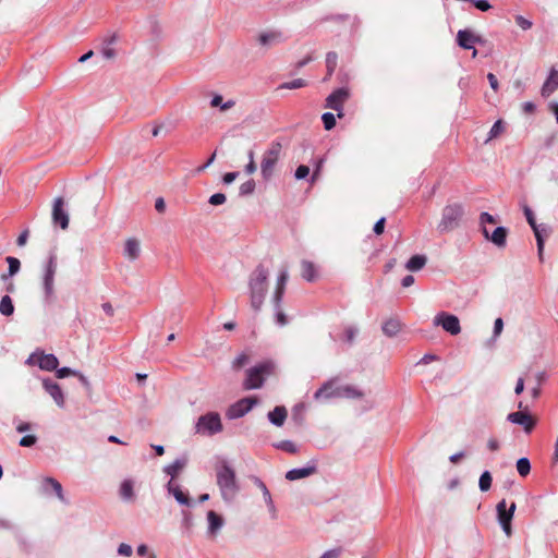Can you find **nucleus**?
<instances>
[{
  "instance_id": "f257e3e1",
  "label": "nucleus",
  "mask_w": 558,
  "mask_h": 558,
  "mask_svg": "<svg viewBox=\"0 0 558 558\" xmlns=\"http://www.w3.org/2000/svg\"><path fill=\"white\" fill-rule=\"evenodd\" d=\"M364 392L353 385L338 386L337 379L331 378L325 381L322 387L314 393L316 401H327L330 399H362Z\"/></svg>"
},
{
  "instance_id": "f03ea898",
  "label": "nucleus",
  "mask_w": 558,
  "mask_h": 558,
  "mask_svg": "<svg viewBox=\"0 0 558 558\" xmlns=\"http://www.w3.org/2000/svg\"><path fill=\"white\" fill-rule=\"evenodd\" d=\"M268 277L269 271L263 265H258L250 275V301L251 306L255 312L260 311L263 306L266 293L268 291Z\"/></svg>"
},
{
  "instance_id": "7ed1b4c3",
  "label": "nucleus",
  "mask_w": 558,
  "mask_h": 558,
  "mask_svg": "<svg viewBox=\"0 0 558 558\" xmlns=\"http://www.w3.org/2000/svg\"><path fill=\"white\" fill-rule=\"evenodd\" d=\"M216 481L222 499L227 502L232 501L238 495L240 486L235 472L228 462L222 461L216 468Z\"/></svg>"
},
{
  "instance_id": "20e7f679",
  "label": "nucleus",
  "mask_w": 558,
  "mask_h": 558,
  "mask_svg": "<svg viewBox=\"0 0 558 558\" xmlns=\"http://www.w3.org/2000/svg\"><path fill=\"white\" fill-rule=\"evenodd\" d=\"M282 153V144L279 141H272L264 151L260 161V174L265 181L272 178L275 167L279 161Z\"/></svg>"
},
{
  "instance_id": "39448f33",
  "label": "nucleus",
  "mask_w": 558,
  "mask_h": 558,
  "mask_svg": "<svg viewBox=\"0 0 558 558\" xmlns=\"http://www.w3.org/2000/svg\"><path fill=\"white\" fill-rule=\"evenodd\" d=\"M57 255L50 253L48 259L43 265L41 283L46 302H51L54 298V276L57 274Z\"/></svg>"
},
{
  "instance_id": "423d86ee",
  "label": "nucleus",
  "mask_w": 558,
  "mask_h": 558,
  "mask_svg": "<svg viewBox=\"0 0 558 558\" xmlns=\"http://www.w3.org/2000/svg\"><path fill=\"white\" fill-rule=\"evenodd\" d=\"M463 214L464 209L461 204L454 203L445 206L438 223V230L445 233L458 228Z\"/></svg>"
},
{
  "instance_id": "0eeeda50",
  "label": "nucleus",
  "mask_w": 558,
  "mask_h": 558,
  "mask_svg": "<svg viewBox=\"0 0 558 558\" xmlns=\"http://www.w3.org/2000/svg\"><path fill=\"white\" fill-rule=\"evenodd\" d=\"M271 362H263L246 371V378L243 381V387L246 390L258 389L264 385L266 376L272 371Z\"/></svg>"
},
{
  "instance_id": "6e6552de",
  "label": "nucleus",
  "mask_w": 558,
  "mask_h": 558,
  "mask_svg": "<svg viewBox=\"0 0 558 558\" xmlns=\"http://www.w3.org/2000/svg\"><path fill=\"white\" fill-rule=\"evenodd\" d=\"M223 425L218 412L201 415L195 423V433L203 436H214L221 433Z\"/></svg>"
},
{
  "instance_id": "1a4fd4ad",
  "label": "nucleus",
  "mask_w": 558,
  "mask_h": 558,
  "mask_svg": "<svg viewBox=\"0 0 558 558\" xmlns=\"http://www.w3.org/2000/svg\"><path fill=\"white\" fill-rule=\"evenodd\" d=\"M289 279V272L287 269H282L279 272L277 278L276 289L272 295V304L276 312L277 323L280 326H284L287 324V317L284 313L281 311V302L286 290V284Z\"/></svg>"
},
{
  "instance_id": "9d476101",
  "label": "nucleus",
  "mask_w": 558,
  "mask_h": 558,
  "mask_svg": "<svg viewBox=\"0 0 558 558\" xmlns=\"http://www.w3.org/2000/svg\"><path fill=\"white\" fill-rule=\"evenodd\" d=\"M435 326H440L445 331L452 336L460 333L461 326L459 318L447 312H439L433 319Z\"/></svg>"
},
{
  "instance_id": "9b49d317",
  "label": "nucleus",
  "mask_w": 558,
  "mask_h": 558,
  "mask_svg": "<svg viewBox=\"0 0 558 558\" xmlns=\"http://www.w3.org/2000/svg\"><path fill=\"white\" fill-rule=\"evenodd\" d=\"M256 403L254 398H243L235 403L231 404L227 410V417L229 420H235L247 414Z\"/></svg>"
},
{
  "instance_id": "f8f14e48",
  "label": "nucleus",
  "mask_w": 558,
  "mask_h": 558,
  "mask_svg": "<svg viewBox=\"0 0 558 558\" xmlns=\"http://www.w3.org/2000/svg\"><path fill=\"white\" fill-rule=\"evenodd\" d=\"M349 98V90L345 88H338L332 92L326 99V107L338 112V117H342V109L344 101Z\"/></svg>"
},
{
  "instance_id": "ddd939ff",
  "label": "nucleus",
  "mask_w": 558,
  "mask_h": 558,
  "mask_svg": "<svg viewBox=\"0 0 558 558\" xmlns=\"http://www.w3.org/2000/svg\"><path fill=\"white\" fill-rule=\"evenodd\" d=\"M52 220L63 230L69 227V214L64 209V199L62 197H57L53 202Z\"/></svg>"
},
{
  "instance_id": "4468645a",
  "label": "nucleus",
  "mask_w": 558,
  "mask_h": 558,
  "mask_svg": "<svg viewBox=\"0 0 558 558\" xmlns=\"http://www.w3.org/2000/svg\"><path fill=\"white\" fill-rule=\"evenodd\" d=\"M507 421L512 424L521 425L525 433L530 434L535 426V421L532 416L524 411H518L509 413L507 416Z\"/></svg>"
},
{
  "instance_id": "2eb2a0df",
  "label": "nucleus",
  "mask_w": 558,
  "mask_h": 558,
  "mask_svg": "<svg viewBox=\"0 0 558 558\" xmlns=\"http://www.w3.org/2000/svg\"><path fill=\"white\" fill-rule=\"evenodd\" d=\"M482 232L484 238L494 243L497 247L506 246L508 230L505 227H497L492 233H489L486 227H482Z\"/></svg>"
},
{
  "instance_id": "dca6fc26",
  "label": "nucleus",
  "mask_w": 558,
  "mask_h": 558,
  "mask_svg": "<svg viewBox=\"0 0 558 558\" xmlns=\"http://www.w3.org/2000/svg\"><path fill=\"white\" fill-rule=\"evenodd\" d=\"M41 492L45 495H50L53 492L60 501L64 504L68 502L63 494L62 485L53 477H45L41 481Z\"/></svg>"
},
{
  "instance_id": "f3484780",
  "label": "nucleus",
  "mask_w": 558,
  "mask_h": 558,
  "mask_svg": "<svg viewBox=\"0 0 558 558\" xmlns=\"http://www.w3.org/2000/svg\"><path fill=\"white\" fill-rule=\"evenodd\" d=\"M43 387L46 390V392H48L49 396L53 399V401L59 408L64 407V395L58 383L51 379H44Z\"/></svg>"
},
{
  "instance_id": "a211bd4d",
  "label": "nucleus",
  "mask_w": 558,
  "mask_h": 558,
  "mask_svg": "<svg viewBox=\"0 0 558 558\" xmlns=\"http://www.w3.org/2000/svg\"><path fill=\"white\" fill-rule=\"evenodd\" d=\"M533 232L536 239L537 254L539 260L543 262L545 239L550 235L551 228L545 223H541L536 225V230H533Z\"/></svg>"
},
{
  "instance_id": "6ab92c4d",
  "label": "nucleus",
  "mask_w": 558,
  "mask_h": 558,
  "mask_svg": "<svg viewBox=\"0 0 558 558\" xmlns=\"http://www.w3.org/2000/svg\"><path fill=\"white\" fill-rule=\"evenodd\" d=\"M35 357H37L38 366L44 371H49V372L54 371V369H57V367L59 365V361H58L57 356L53 354H44V353H40L39 355L33 354L28 359V362L33 363V360Z\"/></svg>"
},
{
  "instance_id": "aec40b11",
  "label": "nucleus",
  "mask_w": 558,
  "mask_h": 558,
  "mask_svg": "<svg viewBox=\"0 0 558 558\" xmlns=\"http://www.w3.org/2000/svg\"><path fill=\"white\" fill-rule=\"evenodd\" d=\"M316 471H317L316 464L311 463L303 468H295V469L289 470L286 473V478L288 481H298V480L305 478V477L313 475L314 473H316Z\"/></svg>"
},
{
  "instance_id": "412c9836",
  "label": "nucleus",
  "mask_w": 558,
  "mask_h": 558,
  "mask_svg": "<svg viewBox=\"0 0 558 558\" xmlns=\"http://www.w3.org/2000/svg\"><path fill=\"white\" fill-rule=\"evenodd\" d=\"M167 490L169 494H171L174 499L177 500L178 504L182 505V506H186V507H191L193 504H192V500L191 498L187 496V494H185L181 487L175 484L172 480H170L167 484Z\"/></svg>"
},
{
  "instance_id": "4be33fe9",
  "label": "nucleus",
  "mask_w": 558,
  "mask_h": 558,
  "mask_svg": "<svg viewBox=\"0 0 558 558\" xmlns=\"http://www.w3.org/2000/svg\"><path fill=\"white\" fill-rule=\"evenodd\" d=\"M497 518L499 523H508L513 519V514L515 511V504L512 502L509 508H507V502L505 499L499 501L496 507Z\"/></svg>"
},
{
  "instance_id": "5701e85b",
  "label": "nucleus",
  "mask_w": 558,
  "mask_h": 558,
  "mask_svg": "<svg viewBox=\"0 0 558 558\" xmlns=\"http://www.w3.org/2000/svg\"><path fill=\"white\" fill-rule=\"evenodd\" d=\"M457 41L463 49H474V44L480 43V37L469 29H461L457 34Z\"/></svg>"
},
{
  "instance_id": "b1692460",
  "label": "nucleus",
  "mask_w": 558,
  "mask_h": 558,
  "mask_svg": "<svg viewBox=\"0 0 558 558\" xmlns=\"http://www.w3.org/2000/svg\"><path fill=\"white\" fill-rule=\"evenodd\" d=\"M558 88V71L550 69L549 74L542 86L541 94L543 97H549Z\"/></svg>"
},
{
  "instance_id": "393cba45",
  "label": "nucleus",
  "mask_w": 558,
  "mask_h": 558,
  "mask_svg": "<svg viewBox=\"0 0 558 558\" xmlns=\"http://www.w3.org/2000/svg\"><path fill=\"white\" fill-rule=\"evenodd\" d=\"M123 254L129 260H136L141 254V243L135 238H129L125 241Z\"/></svg>"
},
{
  "instance_id": "a878e982",
  "label": "nucleus",
  "mask_w": 558,
  "mask_h": 558,
  "mask_svg": "<svg viewBox=\"0 0 558 558\" xmlns=\"http://www.w3.org/2000/svg\"><path fill=\"white\" fill-rule=\"evenodd\" d=\"M119 496L124 502H133L135 500L133 480L125 478L121 482L119 487Z\"/></svg>"
},
{
  "instance_id": "bb28decb",
  "label": "nucleus",
  "mask_w": 558,
  "mask_h": 558,
  "mask_svg": "<svg viewBox=\"0 0 558 558\" xmlns=\"http://www.w3.org/2000/svg\"><path fill=\"white\" fill-rule=\"evenodd\" d=\"M187 464V459L185 457L175 459L172 463L166 465L163 468V472L171 476V480L179 475V473L185 468Z\"/></svg>"
},
{
  "instance_id": "cd10ccee",
  "label": "nucleus",
  "mask_w": 558,
  "mask_h": 558,
  "mask_svg": "<svg viewBox=\"0 0 558 558\" xmlns=\"http://www.w3.org/2000/svg\"><path fill=\"white\" fill-rule=\"evenodd\" d=\"M402 328V324L400 322V319L396 318V317H391L389 319H387L384 324H383V332L387 336V337H395L396 335L399 333V331L401 330Z\"/></svg>"
},
{
  "instance_id": "c85d7f7f",
  "label": "nucleus",
  "mask_w": 558,
  "mask_h": 558,
  "mask_svg": "<svg viewBox=\"0 0 558 558\" xmlns=\"http://www.w3.org/2000/svg\"><path fill=\"white\" fill-rule=\"evenodd\" d=\"M287 409L284 407H276L272 411L268 413V420L275 426H282L287 418Z\"/></svg>"
},
{
  "instance_id": "c756f323",
  "label": "nucleus",
  "mask_w": 558,
  "mask_h": 558,
  "mask_svg": "<svg viewBox=\"0 0 558 558\" xmlns=\"http://www.w3.org/2000/svg\"><path fill=\"white\" fill-rule=\"evenodd\" d=\"M207 521L210 534H216L223 525V519L213 510L208 511Z\"/></svg>"
},
{
  "instance_id": "7c9ffc66",
  "label": "nucleus",
  "mask_w": 558,
  "mask_h": 558,
  "mask_svg": "<svg viewBox=\"0 0 558 558\" xmlns=\"http://www.w3.org/2000/svg\"><path fill=\"white\" fill-rule=\"evenodd\" d=\"M301 276L308 282L315 281L317 274L316 268L312 262L302 260L301 262Z\"/></svg>"
},
{
  "instance_id": "2f4dec72",
  "label": "nucleus",
  "mask_w": 558,
  "mask_h": 558,
  "mask_svg": "<svg viewBox=\"0 0 558 558\" xmlns=\"http://www.w3.org/2000/svg\"><path fill=\"white\" fill-rule=\"evenodd\" d=\"M427 258L425 255H413L405 264V268L410 271H418L426 265Z\"/></svg>"
},
{
  "instance_id": "473e14b6",
  "label": "nucleus",
  "mask_w": 558,
  "mask_h": 558,
  "mask_svg": "<svg viewBox=\"0 0 558 558\" xmlns=\"http://www.w3.org/2000/svg\"><path fill=\"white\" fill-rule=\"evenodd\" d=\"M280 40H281V34L278 32L262 33L258 36V43L262 46H271L274 44L279 43Z\"/></svg>"
},
{
  "instance_id": "72a5a7b5",
  "label": "nucleus",
  "mask_w": 558,
  "mask_h": 558,
  "mask_svg": "<svg viewBox=\"0 0 558 558\" xmlns=\"http://www.w3.org/2000/svg\"><path fill=\"white\" fill-rule=\"evenodd\" d=\"M14 313V304L9 295H3L0 300V314L11 316Z\"/></svg>"
},
{
  "instance_id": "f704fd0d",
  "label": "nucleus",
  "mask_w": 558,
  "mask_h": 558,
  "mask_svg": "<svg viewBox=\"0 0 558 558\" xmlns=\"http://www.w3.org/2000/svg\"><path fill=\"white\" fill-rule=\"evenodd\" d=\"M7 263L9 265L8 275H2V279L5 280L8 277H13L20 271L21 263L16 257L8 256Z\"/></svg>"
},
{
  "instance_id": "c9c22d12",
  "label": "nucleus",
  "mask_w": 558,
  "mask_h": 558,
  "mask_svg": "<svg viewBox=\"0 0 558 558\" xmlns=\"http://www.w3.org/2000/svg\"><path fill=\"white\" fill-rule=\"evenodd\" d=\"M234 105H235V101L232 99L223 102L221 95H215L210 101L211 107H219L221 111H227V110L231 109L232 107H234Z\"/></svg>"
},
{
  "instance_id": "e433bc0d",
  "label": "nucleus",
  "mask_w": 558,
  "mask_h": 558,
  "mask_svg": "<svg viewBox=\"0 0 558 558\" xmlns=\"http://www.w3.org/2000/svg\"><path fill=\"white\" fill-rule=\"evenodd\" d=\"M492 482H493V478H492V474L489 473V471H484L481 474L480 481H478V487H480L481 492L489 490L492 487Z\"/></svg>"
},
{
  "instance_id": "4c0bfd02",
  "label": "nucleus",
  "mask_w": 558,
  "mask_h": 558,
  "mask_svg": "<svg viewBox=\"0 0 558 558\" xmlns=\"http://www.w3.org/2000/svg\"><path fill=\"white\" fill-rule=\"evenodd\" d=\"M504 131H505V124H504L502 120H497L493 124V126H492V129H490V131L488 133V137L486 140V143L492 141L493 138H496L497 136H499L501 133H504Z\"/></svg>"
},
{
  "instance_id": "58836bf2",
  "label": "nucleus",
  "mask_w": 558,
  "mask_h": 558,
  "mask_svg": "<svg viewBox=\"0 0 558 558\" xmlns=\"http://www.w3.org/2000/svg\"><path fill=\"white\" fill-rule=\"evenodd\" d=\"M517 470L521 476H526L531 471V463L527 458H520L517 461Z\"/></svg>"
},
{
  "instance_id": "ea45409f",
  "label": "nucleus",
  "mask_w": 558,
  "mask_h": 558,
  "mask_svg": "<svg viewBox=\"0 0 558 558\" xmlns=\"http://www.w3.org/2000/svg\"><path fill=\"white\" fill-rule=\"evenodd\" d=\"M337 61H338V56L336 52L333 51H330L327 53L326 56V68H327V72H328V75H332L336 66H337Z\"/></svg>"
},
{
  "instance_id": "a19ab883",
  "label": "nucleus",
  "mask_w": 558,
  "mask_h": 558,
  "mask_svg": "<svg viewBox=\"0 0 558 558\" xmlns=\"http://www.w3.org/2000/svg\"><path fill=\"white\" fill-rule=\"evenodd\" d=\"M275 448L287 451L289 453H296L298 447L291 440H282L274 445Z\"/></svg>"
},
{
  "instance_id": "79ce46f5",
  "label": "nucleus",
  "mask_w": 558,
  "mask_h": 558,
  "mask_svg": "<svg viewBox=\"0 0 558 558\" xmlns=\"http://www.w3.org/2000/svg\"><path fill=\"white\" fill-rule=\"evenodd\" d=\"M306 86V81L303 80V78H295V80H292L290 82H284L282 83L279 88L280 89H298V88H302Z\"/></svg>"
},
{
  "instance_id": "37998d69",
  "label": "nucleus",
  "mask_w": 558,
  "mask_h": 558,
  "mask_svg": "<svg viewBox=\"0 0 558 558\" xmlns=\"http://www.w3.org/2000/svg\"><path fill=\"white\" fill-rule=\"evenodd\" d=\"M522 210L532 230H536L537 223L533 210L526 204L522 205Z\"/></svg>"
},
{
  "instance_id": "c03bdc74",
  "label": "nucleus",
  "mask_w": 558,
  "mask_h": 558,
  "mask_svg": "<svg viewBox=\"0 0 558 558\" xmlns=\"http://www.w3.org/2000/svg\"><path fill=\"white\" fill-rule=\"evenodd\" d=\"M255 191V182L254 180H248L242 183L239 187V193L241 196L251 195Z\"/></svg>"
},
{
  "instance_id": "a18cd8bd",
  "label": "nucleus",
  "mask_w": 558,
  "mask_h": 558,
  "mask_svg": "<svg viewBox=\"0 0 558 558\" xmlns=\"http://www.w3.org/2000/svg\"><path fill=\"white\" fill-rule=\"evenodd\" d=\"M322 120L326 130H331L336 125L335 114L331 112H325L322 116Z\"/></svg>"
},
{
  "instance_id": "49530a36",
  "label": "nucleus",
  "mask_w": 558,
  "mask_h": 558,
  "mask_svg": "<svg viewBox=\"0 0 558 558\" xmlns=\"http://www.w3.org/2000/svg\"><path fill=\"white\" fill-rule=\"evenodd\" d=\"M254 484L260 489L264 501L272 498L269 489L260 478L254 477Z\"/></svg>"
},
{
  "instance_id": "de8ad7c7",
  "label": "nucleus",
  "mask_w": 558,
  "mask_h": 558,
  "mask_svg": "<svg viewBox=\"0 0 558 558\" xmlns=\"http://www.w3.org/2000/svg\"><path fill=\"white\" fill-rule=\"evenodd\" d=\"M357 328L353 326H349L344 330V340L348 343H352L357 335Z\"/></svg>"
},
{
  "instance_id": "09e8293b",
  "label": "nucleus",
  "mask_w": 558,
  "mask_h": 558,
  "mask_svg": "<svg viewBox=\"0 0 558 558\" xmlns=\"http://www.w3.org/2000/svg\"><path fill=\"white\" fill-rule=\"evenodd\" d=\"M226 195L223 193H216L209 197V204L214 206L222 205L226 202Z\"/></svg>"
},
{
  "instance_id": "8fccbe9b",
  "label": "nucleus",
  "mask_w": 558,
  "mask_h": 558,
  "mask_svg": "<svg viewBox=\"0 0 558 558\" xmlns=\"http://www.w3.org/2000/svg\"><path fill=\"white\" fill-rule=\"evenodd\" d=\"M37 442V437L35 435H26L20 439V446L22 447H33Z\"/></svg>"
},
{
  "instance_id": "3c124183",
  "label": "nucleus",
  "mask_w": 558,
  "mask_h": 558,
  "mask_svg": "<svg viewBox=\"0 0 558 558\" xmlns=\"http://www.w3.org/2000/svg\"><path fill=\"white\" fill-rule=\"evenodd\" d=\"M310 174V168L307 166L301 165L296 168L294 177L296 180H303Z\"/></svg>"
},
{
  "instance_id": "603ef678",
  "label": "nucleus",
  "mask_w": 558,
  "mask_h": 558,
  "mask_svg": "<svg viewBox=\"0 0 558 558\" xmlns=\"http://www.w3.org/2000/svg\"><path fill=\"white\" fill-rule=\"evenodd\" d=\"M515 23L523 29V31H527L532 27L533 23L525 19L524 16L522 15H517L515 16Z\"/></svg>"
},
{
  "instance_id": "864d4df0",
  "label": "nucleus",
  "mask_w": 558,
  "mask_h": 558,
  "mask_svg": "<svg viewBox=\"0 0 558 558\" xmlns=\"http://www.w3.org/2000/svg\"><path fill=\"white\" fill-rule=\"evenodd\" d=\"M56 371H57V377L58 378H64V377H68L70 375H73V376L77 375V372L72 369V368H70V367H61V368L57 367Z\"/></svg>"
},
{
  "instance_id": "5fc2aeb1",
  "label": "nucleus",
  "mask_w": 558,
  "mask_h": 558,
  "mask_svg": "<svg viewBox=\"0 0 558 558\" xmlns=\"http://www.w3.org/2000/svg\"><path fill=\"white\" fill-rule=\"evenodd\" d=\"M132 553H133V549H132V547L129 544L121 543L118 546V554L120 556L130 557L132 555Z\"/></svg>"
},
{
  "instance_id": "6e6d98bb",
  "label": "nucleus",
  "mask_w": 558,
  "mask_h": 558,
  "mask_svg": "<svg viewBox=\"0 0 558 558\" xmlns=\"http://www.w3.org/2000/svg\"><path fill=\"white\" fill-rule=\"evenodd\" d=\"M247 359H248V357H247V355H246V354H244V353L240 354V355H239V356H236V357H235V360L233 361V367H235V368H240V367H242L243 365H245V364H246Z\"/></svg>"
},
{
  "instance_id": "4d7b16f0",
  "label": "nucleus",
  "mask_w": 558,
  "mask_h": 558,
  "mask_svg": "<svg viewBox=\"0 0 558 558\" xmlns=\"http://www.w3.org/2000/svg\"><path fill=\"white\" fill-rule=\"evenodd\" d=\"M385 222H386V219L384 217H381L379 220L376 221V223L374 225V229H373L375 234L379 235L384 232Z\"/></svg>"
},
{
  "instance_id": "13d9d810",
  "label": "nucleus",
  "mask_w": 558,
  "mask_h": 558,
  "mask_svg": "<svg viewBox=\"0 0 558 558\" xmlns=\"http://www.w3.org/2000/svg\"><path fill=\"white\" fill-rule=\"evenodd\" d=\"M340 555H341V549L336 548V549H330V550L325 551L319 558H339Z\"/></svg>"
},
{
  "instance_id": "bf43d9fd",
  "label": "nucleus",
  "mask_w": 558,
  "mask_h": 558,
  "mask_svg": "<svg viewBox=\"0 0 558 558\" xmlns=\"http://www.w3.org/2000/svg\"><path fill=\"white\" fill-rule=\"evenodd\" d=\"M504 329V322L501 318H497L494 323V337H498Z\"/></svg>"
},
{
  "instance_id": "052dcab7",
  "label": "nucleus",
  "mask_w": 558,
  "mask_h": 558,
  "mask_svg": "<svg viewBox=\"0 0 558 558\" xmlns=\"http://www.w3.org/2000/svg\"><path fill=\"white\" fill-rule=\"evenodd\" d=\"M238 175H239L238 172H227L222 177V181L225 184H231L238 178Z\"/></svg>"
},
{
  "instance_id": "680f3d73",
  "label": "nucleus",
  "mask_w": 558,
  "mask_h": 558,
  "mask_svg": "<svg viewBox=\"0 0 558 558\" xmlns=\"http://www.w3.org/2000/svg\"><path fill=\"white\" fill-rule=\"evenodd\" d=\"M481 223L484 226L485 223H495V218L488 213H482L480 217Z\"/></svg>"
},
{
  "instance_id": "e2e57ef3",
  "label": "nucleus",
  "mask_w": 558,
  "mask_h": 558,
  "mask_svg": "<svg viewBox=\"0 0 558 558\" xmlns=\"http://www.w3.org/2000/svg\"><path fill=\"white\" fill-rule=\"evenodd\" d=\"M487 80L489 82L490 87L494 90H497L498 89V80H497L496 75L493 74V73H488L487 74Z\"/></svg>"
},
{
  "instance_id": "0e129e2a",
  "label": "nucleus",
  "mask_w": 558,
  "mask_h": 558,
  "mask_svg": "<svg viewBox=\"0 0 558 558\" xmlns=\"http://www.w3.org/2000/svg\"><path fill=\"white\" fill-rule=\"evenodd\" d=\"M27 238H28V231H27V230H25V231H23V232L19 235V238H17V240H16L17 245H19V246H23V245H25V244H26V242H27Z\"/></svg>"
},
{
  "instance_id": "69168bd1",
  "label": "nucleus",
  "mask_w": 558,
  "mask_h": 558,
  "mask_svg": "<svg viewBox=\"0 0 558 558\" xmlns=\"http://www.w3.org/2000/svg\"><path fill=\"white\" fill-rule=\"evenodd\" d=\"M487 448L492 451H496L499 449V442L496 438H489L487 441Z\"/></svg>"
},
{
  "instance_id": "338daca9",
  "label": "nucleus",
  "mask_w": 558,
  "mask_h": 558,
  "mask_svg": "<svg viewBox=\"0 0 558 558\" xmlns=\"http://www.w3.org/2000/svg\"><path fill=\"white\" fill-rule=\"evenodd\" d=\"M155 208L157 211L162 213L166 209V203L162 197H159L155 202Z\"/></svg>"
},
{
  "instance_id": "774afa93",
  "label": "nucleus",
  "mask_w": 558,
  "mask_h": 558,
  "mask_svg": "<svg viewBox=\"0 0 558 558\" xmlns=\"http://www.w3.org/2000/svg\"><path fill=\"white\" fill-rule=\"evenodd\" d=\"M414 283V277L412 275H408L405 276L402 281H401V284L402 287L404 288H409L411 287L412 284Z\"/></svg>"
}]
</instances>
